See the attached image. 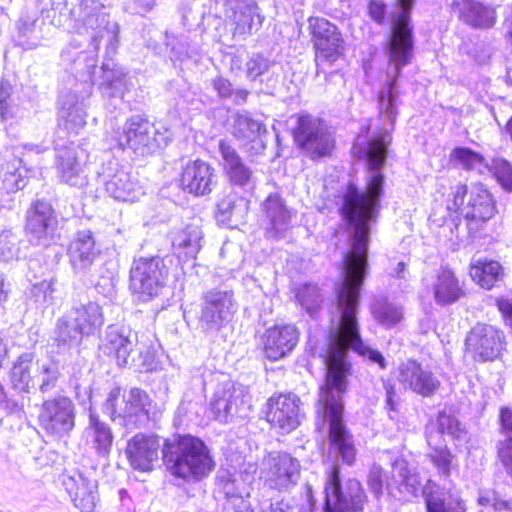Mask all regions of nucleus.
Listing matches in <instances>:
<instances>
[{"mask_svg": "<svg viewBox=\"0 0 512 512\" xmlns=\"http://www.w3.org/2000/svg\"><path fill=\"white\" fill-rule=\"evenodd\" d=\"M470 276L482 288L489 290L502 279L503 269L497 261L473 259L470 263Z\"/></svg>", "mask_w": 512, "mask_h": 512, "instance_id": "39", "label": "nucleus"}, {"mask_svg": "<svg viewBox=\"0 0 512 512\" xmlns=\"http://www.w3.org/2000/svg\"><path fill=\"white\" fill-rule=\"evenodd\" d=\"M105 190L115 200L124 202H135L144 194L137 179L122 168L107 174Z\"/></svg>", "mask_w": 512, "mask_h": 512, "instance_id": "29", "label": "nucleus"}, {"mask_svg": "<svg viewBox=\"0 0 512 512\" xmlns=\"http://www.w3.org/2000/svg\"><path fill=\"white\" fill-rule=\"evenodd\" d=\"M309 30L315 48L317 66L332 64L344 51V39L338 27L322 17L308 19Z\"/></svg>", "mask_w": 512, "mask_h": 512, "instance_id": "15", "label": "nucleus"}, {"mask_svg": "<svg viewBox=\"0 0 512 512\" xmlns=\"http://www.w3.org/2000/svg\"><path fill=\"white\" fill-rule=\"evenodd\" d=\"M300 471L299 460L287 453H272L263 460V477L266 485L280 492L290 491L297 485Z\"/></svg>", "mask_w": 512, "mask_h": 512, "instance_id": "16", "label": "nucleus"}, {"mask_svg": "<svg viewBox=\"0 0 512 512\" xmlns=\"http://www.w3.org/2000/svg\"><path fill=\"white\" fill-rule=\"evenodd\" d=\"M371 313L375 321L386 329L398 326L403 318L402 306L390 302L386 297H377L371 305Z\"/></svg>", "mask_w": 512, "mask_h": 512, "instance_id": "41", "label": "nucleus"}, {"mask_svg": "<svg viewBox=\"0 0 512 512\" xmlns=\"http://www.w3.org/2000/svg\"><path fill=\"white\" fill-rule=\"evenodd\" d=\"M222 3L225 16L234 24L233 38L244 40L259 29L263 18L254 0H214Z\"/></svg>", "mask_w": 512, "mask_h": 512, "instance_id": "18", "label": "nucleus"}, {"mask_svg": "<svg viewBox=\"0 0 512 512\" xmlns=\"http://www.w3.org/2000/svg\"><path fill=\"white\" fill-rule=\"evenodd\" d=\"M369 14L377 23H383L385 18V5L376 0L371 1L369 3Z\"/></svg>", "mask_w": 512, "mask_h": 512, "instance_id": "64", "label": "nucleus"}, {"mask_svg": "<svg viewBox=\"0 0 512 512\" xmlns=\"http://www.w3.org/2000/svg\"><path fill=\"white\" fill-rule=\"evenodd\" d=\"M250 409L248 389L230 380L217 387L210 402L213 417L221 423H228L235 417L245 418Z\"/></svg>", "mask_w": 512, "mask_h": 512, "instance_id": "13", "label": "nucleus"}, {"mask_svg": "<svg viewBox=\"0 0 512 512\" xmlns=\"http://www.w3.org/2000/svg\"><path fill=\"white\" fill-rule=\"evenodd\" d=\"M100 350L113 357L119 366L149 369L152 355L147 346L138 341V335L125 325H109L101 339Z\"/></svg>", "mask_w": 512, "mask_h": 512, "instance_id": "6", "label": "nucleus"}, {"mask_svg": "<svg viewBox=\"0 0 512 512\" xmlns=\"http://www.w3.org/2000/svg\"><path fill=\"white\" fill-rule=\"evenodd\" d=\"M247 210V202L243 198L229 195L218 203V220L230 222L238 219Z\"/></svg>", "mask_w": 512, "mask_h": 512, "instance_id": "52", "label": "nucleus"}, {"mask_svg": "<svg viewBox=\"0 0 512 512\" xmlns=\"http://www.w3.org/2000/svg\"><path fill=\"white\" fill-rule=\"evenodd\" d=\"M159 438L153 435L136 434L128 441L126 455L130 465L140 471L152 469L153 462L158 459L160 449Z\"/></svg>", "mask_w": 512, "mask_h": 512, "instance_id": "27", "label": "nucleus"}, {"mask_svg": "<svg viewBox=\"0 0 512 512\" xmlns=\"http://www.w3.org/2000/svg\"><path fill=\"white\" fill-rule=\"evenodd\" d=\"M215 183V169L203 160L188 161L182 169L180 186L185 192L205 196L211 193Z\"/></svg>", "mask_w": 512, "mask_h": 512, "instance_id": "26", "label": "nucleus"}, {"mask_svg": "<svg viewBox=\"0 0 512 512\" xmlns=\"http://www.w3.org/2000/svg\"><path fill=\"white\" fill-rule=\"evenodd\" d=\"M223 512H253L250 503L244 498H234L232 502L223 503Z\"/></svg>", "mask_w": 512, "mask_h": 512, "instance_id": "62", "label": "nucleus"}, {"mask_svg": "<svg viewBox=\"0 0 512 512\" xmlns=\"http://www.w3.org/2000/svg\"><path fill=\"white\" fill-rule=\"evenodd\" d=\"M62 484L75 507L82 512H94L99 496L97 483L79 471L63 474Z\"/></svg>", "mask_w": 512, "mask_h": 512, "instance_id": "25", "label": "nucleus"}, {"mask_svg": "<svg viewBox=\"0 0 512 512\" xmlns=\"http://www.w3.org/2000/svg\"><path fill=\"white\" fill-rule=\"evenodd\" d=\"M3 184L4 188L10 192L24 188L26 182L17 171H13L5 173Z\"/></svg>", "mask_w": 512, "mask_h": 512, "instance_id": "61", "label": "nucleus"}, {"mask_svg": "<svg viewBox=\"0 0 512 512\" xmlns=\"http://www.w3.org/2000/svg\"><path fill=\"white\" fill-rule=\"evenodd\" d=\"M149 395L139 389L132 388L127 394L121 389H112L103 404V412L113 421L120 419L127 428H136L145 425L149 419Z\"/></svg>", "mask_w": 512, "mask_h": 512, "instance_id": "8", "label": "nucleus"}, {"mask_svg": "<svg viewBox=\"0 0 512 512\" xmlns=\"http://www.w3.org/2000/svg\"><path fill=\"white\" fill-rule=\"evenodd\" d=\"M367 483L370 491L378 498L383 495V489L394 487L391 477H388L381 466L374 464L368 474Z\"/></svg>", "mask_w": 512, "mask_h": 512, "instance_id": "56", "label": "nucleus"}, {"mask_svg": "<svg viewBox=\"0 0 512 512\" xmlns=\"http://www.w3.org/2000/svg\"><path fill=\"white\" fill-rule=\"evenodd\" d=\"M59 364L52 359L37 360L34 367L35 386L42 394L53 391L60 379Z\"/></svg>", "mask_w": 512, "mask_h": 512, "instance_id": "43", "label": "nucleus"}, {"mask_svg": "<svg viewBox=\"0 0 512 512\" xmlns=\"http://www.w3.org/2000/svg\"><path fill=\"white\" fill-rule=\"evenodd\" d=\"M263 209L269 220L267 233L270 237H277L289 228L291 212L278 194H270L263 203Z\"/></svg>", "mask_w": 512, "mask_h": 512, "instance_id": "36", "label": "nucleus"}, {"mask_svg": "<svg viewBox=\"0 0 512 512\" xmlns=\"http://www.w3.org/2000/svg\"><path fill=\"white\" fill-rule=\"evenodd\" d=\"M87 442L92 445L99 456L109 455L114 436L110 426L102 421L97 412L90 407L88 411V425L85 428Z\"/></svg>", "mask_w": 512, "mask_h": 512, "instance_id": "33", "label": "nucleus"}, {"mask_svg": "<svg viewBox=\"0 0 512 512\" xmlns=\"http://www.w3.org/2000/svg\"><path fill=\"white\" fill-rule=\"evenodd\" d=\"M198 307L197 328L211 335L231 322L237 311V302L231 290L210 289L202 294Z\"/></svg>", "mask_w": 512, "mask_h": 512, "instance_id": "7", "label": "nucleus"}, {"mask_svg": "<svg viewBox=\"0 0 512 512\" xmlns=\"http://www.w3.org/2000/svg\"><path fill=\"white\" fill-rule=\"evenodd\" d=\"M75 406L64 395H57L43 401L38 414L40 427L49 435L65 436L75 427Z\"/></svg>", "mask_w": 512, "mask_h": 512, "instance_id": "14", "label": "nucleus"}, {"mask_svg": "<svg viewBox=\"0 0 512 512\" xmlns=\"http://www.w3.org/2000/svg\"><path fill=\"white\" fill-rule=\"evenodd\" d=\"M68 313L86 336L93 335L104 324L102 307L96 302L74 307Z\"/></svg>", "mask_w": 512, "mask_h": 512, "instance_id": "38", "label": "nucleus"}, {"mask_svg": "<svg viewBox=\"0 0 512 512\" xmlns=\"http://www.w3.org/2000/svg\"><path fill=\"white\" fill-rule=\"evenodd\" d=\"M202 238V230L194 223L171 233L172 247L179 257L183 254L186 258H195L201 249Z\"/></svg>", "mask_w": 512, "mask_h": 512, "instance_id": "37", "label": "nucleus"}, {"mask_svg": "<svg viewBox=\"0 0 512 512\" xmlns=\"http://www.w3.org/2000/svg\"><path fill=\"white\" fill-rule=\"evenodd\" d=\"M452 205L449 209L459 211L469 221V229L472 230L474 222H486L496 213V205L492 194L481 183L472 184L467 187L464 184H457L453 187Z\"/></svg>", "mask_w": 512, "mask_h": 512, "instance_id": "10", "label": "nucleus"}, {"mask_svg": "<svg viewBox=\"0 0 512 512\" xmlns=\"http://www.w3.org/2000/svg\"><path fill=\"white\" fill-rule=\"evenodd\" d=\"M300 399L294 394H281L268 400L267 421L283 433L295 430L301 421Z\"/></svg>", "mask_w": 512, "mask_h": 512, "instance_id": "21", "label": "nucleus"}, {"mask_svg": "<svg viewBox=\"0 0 512 512\" xmlns=\"http://www.w3.org/2000/svg\"><path fill=\"white\" fill-rule=\"evenodd\" d=\"M498 183L506 191H512V165L505 159L497 158L492 162L491 167Z\"/></svg>", "mask_w": 512, "mask_h": 512, "instance_id": "57", "label": "nucleus"}, {"mask_svg": "<svg viewBox=\"0 0 512 512\" xmlns=\"http://www.w3.org/2000/svg\"><path fill=\"white\" fill-rule=\"evenodd\" d=\"M20 240L10 229L0 233V261L10 262L17 260L20 256Z\"/></svg>", "mask_w": 512, "mask_h": 512, "instance_id": "53", "label": "nucleus"}, {"mask_svg": "<svg viewBox=\"0 0 512 512\" xmlns=\"http://www.w3.org/2000/svg\"><path fill=\"white\" fill-rule=\"evenodd\" d=\"M243 62L246 77L251 81L265 74L272 65L268 58L259 53L237 54L231 59V70H241Z\"/></svg>", "mask_w": 512, "mask_h": 512, "instance_id": "44", "label": "nucleus"}, {"mask_svg": "<svg viewBox=\"0 0 512 512\" xmlns=\"http://www.w3.org/2000/svg\"><path fill=\"white\" fill-rule=\"evenodd\" d=\"M391 479L394 487L402 485L414 487L417 483L416 476L411 473L408 462L403 458H396L393 461Z\"/></svg>", "mask_w": 512, "mask_h": 512, "instance_id": "54", "label": "nucleus"}, {"mask_svg": "<svg viewBox=\"0 0 512 512\" xmlns=\"http://www.w3.org/2000/svg\"><path fill=\"white\" fill-rule=\"evenodd\" d=\"M427 512H467L466 501L451 484L428 480L422 490Z\"/></svg>", "mask_w": 512, "mask_h": 512, "instance_id": "23", "label": "nucleus"}, {"mask_svg": "<svg viewBox=\"0 0 512 512\" xmlns=\"http://www.w3.org/2000/svg\"><path fill=\"white\" fill-rule=\"evenodd\" d=\"M171 131L162 124H154L140 115H134L116 131L110 139V146L129 148L135 154L146 156L166 147L171 141Z\"/></svg>", "mask_w": 512, "mask_h": 512, "instance_id": "5", "label": "nucleus"}, {"mask_svg": "<svg viewBox=\"0 0 512 512\" xmlns=\"http://www.w3.org/2000/svg\"><path fill=\"white\" fill-rule=\"evenodd\" d=\"M401 9L392 20L391 32L386 41L385 53L388 57L387 86L378 98L379 121H396L401 103L397 79L401 70L411 63L414 49L413 27L410 24V11L414 0H397Z\"/></svg>", "mask_w": 512, "mask_h": 512, "instance_id": "2", "label": "nucleus"}, {"mask_svg": "<svg viewBox=\"0 0 512 512\" xmlns=\"http://www.w3.org/2000/svg\"><path fill=\"white\" fill-rule=\"evenodd\" d=\"M169 275L165 259L160 256L139 257L133 260L130 268V289L143 301L158 297Z\"/></svg>", "mask_w": 512, "mask_h": 512, "instance_id": "9", "label": "nucleus"}, {"mask_svg": "<svg viewBox=\"0 0 512 512\" xmlns=\"http://www.w3.org/2000/svg\"><path fill=\"white\" fill-rule=\"evenodd\" d=\"M503 333L496 327L478 323L468 333L465 344L476 360L492 361L503 349Z\"/></svg>", "mask_w": 512, "mask_h": 512, "instance_id": "19", "label": "nucleus"}, {"mask_svg": "<svg viewBox=\"0 0 512 512\" xmlns=\"http://www.w3.org/2000/svg\"><path fill=\"white\" fill-rule=\"evenodd\" d=\"M497 307L501 312L505 323L512 327V300L497 299Z\"/></svg>", "mask_w": 512, "mask_h": 512, "instance_id": "63", "label": "nucleus"}, {"mask_svg": "<svg viewBox=\"0 0 512 512\" xmlns=\"http://www.w3.org/2000/svg\"><path fill=\"white\" fill-rule=\"evenodd\" d=\"M218 489L225 496V502H232L234 498H243L235 479L229 473H223L217 477Z\"/></svg>", "mask_w": 512, "mask_h": 512, "instance_id": "58", "label": "nucleus"}, {"mask_svg": "<svg viewBox=\"0 0 512 512\" xmlns=\"http://www.w3.org/2000/svg\"><path fill=\"white\" fill-rule=\"evenodd\" d=\"M395 377L404 390L425 398L434 396L441 385L438 377L428 367L414 359L400 363Z\"/></svg>", "mask_w": 512, "mask_h": 512, "instance_id": "17", "label": "nucleus"}, {"mask_svg": "<svg viewBox=\"0 0 512 512\" xmlns=\"http://www.w3.org/2000/svg\"><path fill=\"white\" fill-rule=\"evenodd\" d=\"M68 253L70 262L77 272L88 269L99 254L92 232L89 230L78 232L69 245Z\"/></svg>", "mask_w": 512, "mask_h": 512, "instance_id": "34", "label": "nucleus"}, {"mask_svg": "<svg viewBox=\"0 0 512 512\" xmlns=\"http://www.w3.org/2000/svg\"><path fill=\"white\" fill-rule=\"evenodd\" d=\"M32 361L33 354L25 352L18 357L11 370L12 385L20 392L29 393L35 387L34 374L31 375Z\"/></svg>", "mask_w": 512, "mask_h": 512, "instance_id": "45", "label": "nucleus"}, {"mask_svg": "<svg viewBox=\"0 0 512 512\" xmlns=\"http://www.w3.org/2000/svg\"><path fill=\"white\" fill-rule=\"evenodd\" d=\"M450 157L467 170L483 173L487 168L484 157L470 148L457 147L451 152Z\"/></svg>", "mask_w": 512, "mask_h": 512, "instance_id": "51", "label": "nucleus"}, {"mask_svg": "<svg viewBox=\"0 0 512 512\" xmlns=\"http://www.w3.org/2000/svg\"><path fill=\"white\" fill-rule=\"evenodd\" d=\"M54 281L43 280L40 283L33 285L31 289V295L35 298V301L40 304L52 303L54 293Z\"/></svg>", "mask_w": 512, "mask_h": 512, "instance_id": "59", "label": "nucleus"}, {"mask_svg": "<svg viewBox=\"0 0 512 512\" xmlns=\"http://www.w3.org/2000/svg\"><path fill=\"white\" fill-rule=\"evenodd\" d=\"M427 442L431 449L428 453L430 461L440 476L448 478L452 467L456 466L454 456L445 444L442 445L435 441V436L432 433L427 435Z\"/></svg>", "mask_w": 512, "mask_h": 512, "instance_id": "46", "label": "nucleus"}, {"mask_svg": "<svg viewBox=\"0 0 512 512\" xmlns=\"http://www.w3.org/2000/svg\"><path fill=\"white\" fill-rule=\"evenodd\" d=\"M293 137L297 146L312 160L329 156L335 146L334 136L325 121L310 114L298 116Z\"/></svg>", "mask_w": 512, "mask_h": 512, "instance_id": "11", "label": "nucleus"}, {"mask_svg": "<svg viewBox=\"0 0 512 512\" xmlns=\"http://www.w3.org/2000/svg\"><path fill=\"white\" fill-rule=\"evenodd\" d=\"M57 225L55 211L47 202L37 200L27 212L26 231L31 242H46L54 235Z\"/></svg>", "mask_w": 512, "mask_h": 512, "instance_id": "24", "label": "nucleus"}, {"mask_svg": "<svg viewBox=\"0 0 512 512\" xmlns=\"http://www.w3.org/2000/svg\"><path fill=\"white\" fill-rule=\"evenodd\" d=\"M162 453L171 474L185 480H202L215 467L207 445L200 438L189 434L166 439Z\"/></svg>", "mask_w": 512, "mask_h": 512, "instance_id": "3", "label": "nucleus"}, {"mask_svg": "<svg viewBox=\"0 0 512 512\" xmlns=\"http://www.w3.org/2000/svg\"><path fill=\"white\" fill-rule=\"evenodd\" d=\"M501 433L506 437L498 445V457L512 476V409L502 408L500 411Z\"/></svg>", "mask_w": 512, "mask_h": 512, "instance_id": "47", "label": "nucleus"}, {"mask_svg": "<svg viewBox=\"0 0 512 512\" xmlns=\"http://www.w3.org/2000/svg\"><path fill=\"white\" fill-rule=\"evenodd\" d=\"M459 18L466 24L481 29H487L496 23L495 9L474 0L454 1Z\"/></svg>", "mask_w": 512, "mask_h": 512, "instance_id": "31", "label": "nucleus"}, {"mask_svg": "<svg viewBox=\"0 0 512 512\" xmlns=\"http://www.w3.org/2000/svg\"><path fill=\"white\" fill-rule=\"evenodd\" d=\"M58 123L69 133L78 134L86 124V111L83 99L74 93L62 96L58 113Z\"/></svg>", "mask_w": 512, "mask_h": 512, "instance_id": "32", "label": "nucleus"}, {"mask_svg": "<svg viewBox=\"0 0 512 512\" xmlns=\"http://www.w3.org/2000/svg\"><path fill=\"white\" fill-rule=\"evenodd\" d=\"M223 168L229 180L238 186L247 187L253 183V172L244 164L234 147L224 140L219 141Z\"/></svg>", "mask_w": 512, "mask_h": 512, "instance_id": "30", "label": "nucleus"}, {"mask_svg": "<svg viewBox=\"0 0 512 512\" xmlns=\"http://www.w3.org/2000/svg\"><path fill=\"white\" fill-rule=\"evenodd\" d=\"M425 286L433 293L436 304L452 305L466 296L465 284L448 268L441 267L431 277L424 278Z\"/></svg>", "mask_w": 512, "mask_h": 512, "instance_id": "22", "label": "nucleus"}, {"mask_svg": "<svg viewBox=\"0 0 512 512\" xmlns=\"http://www.w3.org/2000/svg\"><path fill=\"white\" fill-rule=\"evenodd\" d=\"M367 501L361 483L349 479L341 484L339 468L334 466L325 486L326 512H362Z\"/></svg>", "mask_w": 512, "mask_h": 512, "instance_id": "12", "label": "nucleus"}, {"mask_svg": "<svg viewBox=\"0 0 512 512\" xmlns=\"http://www.w3.org/2000/svg\"><path fill=\"white\" fill-rule=\"evenodd\" d=\"M232 119L231 132L235 138L244 143H253L252 149L257 152L265 148L263 137L267 130L262 122L240 113L235 114Z\"/></svg>", "mask_w": 512, "mask_h": 512, "instance_id": "35", "label": "nucleus"}, {"mask_svg": "<svg viewBox=\"0 0 512 512\" xmlns=\"http://www.w3.org/2000/svg\"><path fill=\"white\" fill-rule=\"evenodd\" d=\"M102 76L98 83L103 94L112 97H122L125 87V74L114 67H110L109 63H103L101 67Z\"/></svg>", "mask_w": 512, "mask_h": 512, "instance_id": "48", "label": "nucleus"}, {"mask_svg": "<svg viewBox=\"0 0 512 512\" xmlns=\"http://www.w3.org/2000/svg\"><path fill=\"white\" fill-rule=\"evenodd\" d=\"M296 299L312 318L317 316L323 302L320 289L314 284H304L299 287Z\"/></svg>", "mask_w": 512, "mask_h": 512, "instance_id": "50", "label": "nucleus"}, {"mask_svg": "<svg viewBox=\"0 0 512 512\" xmlns=\"http://www.w3.org/2000/svg\"><path fill=\"white\" fill-rule=\"evenodd\" d=\"M69 313L64 315L63 317L57 320L55 330H54V342L56 345L63 349H69L71 347L78 346L83 337L86 335L78 325H76L75 321L71 319Z\"/></svg>", "mask_w": 512, "mask_h": 512, "instance_id": "42", "label": "nucleus"}, {"mask_svg": "<svg viewBox=\"0 0 512 512\" xmlns=\"http://www.w3.org/2000/svg\"><path fill=\"white\" fill-rule=\"evenodd\" d=\"M438 431L433 433L435 441L441 438V435L447 434L453 440L464 441L466 439L467 431L465 427L458 421V419L446 412H440L437 417Z\"/></svg>", "mask_w": 512, "mask_h": 512, "instance_id": "49", "label": "nucleus"}, {"mask_svg": "<svg viewBox=\"0 0 512 512\" xmlns=\"http://www.w3.org/2000/svg\"><path fill=\"white\" fill-rule=\"evenodd\" d=\"M55 150V165L61 181L74 187L86 185L87 175L84 171V151L74 144L59 146Z\"/></svg>", "mask_w": 512, "mask_h": 512, "instance_id": "20", "label": "nucleus"}, {"mask_svg": "<svg viewBox=\"0 0 512 512\" xmlns=\"http://www.w3.org/2000/svg\"><path fill=\"white\" fill-rule=\"evenodd\" d=\"M213 88L221 98L232 99L236 104L244 103L248 96L245 89H234L231 82L221 76L212 81Z\"/></svg>", "mask_w": 512, "mask_h": 512, "instance_id": "55", "label": "nucleus"}, {"mask_svg": "<svg viewBox=\"0 0 512 512\" xmlns=\"http://www.w3.org/2000/svg\"><path fill=\"white\" fill-rule=\"evenodd\" d=\"M18 45L24 49L38 47L42 40V28L37 12L23 13L18 21Z\"/></svg>", "mask_w": 512, "mask_h": 512, "instance_id": "40", "label": "nucleus"}, {"mask_svg": "<svg viewBox=\"0 0 512 512\" xmlns=\"http://www.w3.org/2000/svg\"><path fill=\"white\" fill-rule=\"evenodd\" d=\"M368 174L366 189L360 192L349 183L343 194L340 213L346 221L350 249L343 256L341 282L337 289L336 310L338 319L330 328L328 346L324 355L325 384L320 388L317 411L329 423L330 453L343 463L351 465L356 457L353 435L342 419V394L346 390L351 364L349 349L358 353L380 369L387 367L384 356L363 343L356 318L360 289L368 268V243L370 223L378 216L383 194L384 175L381 172L386 158H364Z\"/></svg>", "mask_w": 512, "mask_h": 512, "instance_id": "1", "label": "nucleus"}, {"mask_svg": "<svg viewBox=\"0 0 512 512\" xmlns=\"http://www.w3.org/2000/svg\"><path fill=\"white\" fill-rule=\"evenodd\" d=\"M14 92V87L9 79L2 77L0 79V117L5 119L10 111V99Z\"/></svg>", "mask_w": 512, "mask_h": 512, "instance_id": "60", "label": "nucleus"}, {"mask_svg": "<svg viewBox=\"0 0 512 512\" xmlns=\"http://www.w3.org/2000/svg\"><path fill=\"white\" fill-rule=\"evenodd\" d=\"M72 31L87 36L92 51L98 52L101 42L106 44V54H115L118 46L119 28L109 20L105 6L98 0H81L71 10Z\"/></svg>", "mask_w": 512, "mask_h": 512, "instance_id": "4", "label": "nucleus"}, {"mask_svg": "<svg viewBox=\"0 0 512 512\" xmlns=\"http://www.w3.org/2000/svg\"><path fill=\"white\" fill-rule=\"evenodd\" d=\"M299 340L298 329L294 325H276L264 334L265 356L273 361L279 360L290 353Z\"/></svg>", "mask_w": 512, "mask_h": 512, "instance_id": "28", "label": "nucleus"}]
</instances>
